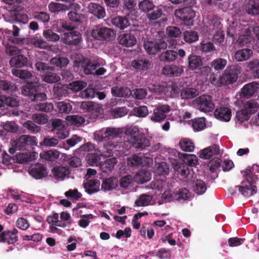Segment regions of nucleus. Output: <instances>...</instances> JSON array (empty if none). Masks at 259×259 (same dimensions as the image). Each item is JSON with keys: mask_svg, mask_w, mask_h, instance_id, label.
Segmentation results:
<instances>
[{"mask_svg": "<svg viewBox=\"0 0 259 259\" xmlns=\"http://www.w3.org/2000/svg\"><path fill=\"white\" fill-rule=\"evenodd\" d=\"M79 107L84 112L91 113H94L95 110L97 109L93 102L89 101L81 102Z\"/></svg>", "mask_w": 259, "mask_h": 259, "instance_id": "obj_60", "label": "nucleus"}, {"mask_svg": "<svg viewBox=\"0 0 259 259\" xmlns=\"http://www.w3.org/2000/svg\"><path fill=\"white\" fill-rule=\"evenodd\" d=\"M127 141L133 147L138 150H143L150 145V141L143 133L130 137Z\"/></svg>", "mask_w": 259, "mask_h": 259, "instance_id": "obj_11", "label": "nucleus"}, {"mask_svg": "<svg viewBox=\"0 0 259 259\" xmlns=\"http://www.w3.org/2000/svg\"><path fill=\"white\" fill-rule=\"evenodd\" d=\"M41 84L37 82H28L21 88L22 95L33 102H41L47 99V95L40 92Z\"/></svg>", "mask_w": 259, "mask_h": 259, "instance_id": "obj_2", "label": "nucleus"}, {"mask_svg": "<svg viewBox=\"0 0 259 259\" xmlns=\"http://www.w3.org/2000/svg\"><path fill=\"white\" fill-rule=\"evenodd\" d=\"M252 39L251 31L246 29L244 31V33L239 35L236 43L238 44L240 47H243L250 44L252 40Z\"/></svg>", "mask_w": 259, "mask_h": 259, "instance_id": "obj_33", "label": "nucleus"}, {"mask_svg": "<svg viewBox=\"0 0 259 259\" xmlns=\"http://www.w3.org/2000/svg\"><path fill=\"white\" fill-rule=\"evenodd\" d=\"M60 156L59 152L56 150H50L45 152L43 154H40V157L48 161H55L59 158Z\"/></svg>", "mask_w": 259, "mask_h": 259, "instance_id": "obj_46", "label": "nucleus"}, {"mask_svg": "<svg viewBox=\"0 0 259 259\" xmlns=\"http://www.w3.org/2000/svg\"><path fill=\"white\" fill-rule=\"evenodd\" d=\"M85 191L89 194H92L99 191L100 182L97 179H92L83 184Z\"/></svg>", "mask_w": 259, "mask_h": 259, "instance_id": "obj_26", "label": "nucleus"}, {"mask_svg": "<svg viewBox=\"0 0 259 259\" xmlns=\"http://www.w3.org/2000/svg\"><path fill=\"white\" fill-rule=\"evenodd\" d=\"M54 95L59 100L69 94L68 88L64 85H55L53 88Z\"/></svg>", "mask_w": 259, "mask_h": 259, "instance_id": "obj_36", "label": "nucleus"}, {"mask_svg": "<svg viewBox=\"0 0 259 259\" xmlns=\"http://www.w3.org/2000/svg\"><path fill=\"white\" fill-rule=\"evenodd\" d=\"M139 10L146 14V17L150 22L158 20L163 15L161 6H155L151 0H143L138 5Z\"/></svg>", "mask_w": 259, "mask_h": 259, "instance_id": "obj_3", "label": "nucleus"}, {"mask_svg": "<svg viewBox=\"0 0 259 259\" xmlns=\"http://www.w3.org/2000/svg\"><path fill=\"white\" fill-rule=\"evenodd\" d=\"M119 184L118 179L115 177H111L103 180L101 189L105 191L116 189Z\"/></svg>", "mask_w": 259, "mask_h": 259, "instance_id": "obj_29", "label": "nucleus"}, {"mask_svg": "<svg viewBox=\"0 0 259 259\" xmlns=\"http://www.w3.org/2000/svg\"><path fill=\"white\" fill-rule=\"evenodd\" d=\"M34 109L37 111L50 112L54 109V105L52 103H41L34 106Z\"/></svg>", "mask_w": 259, "mask_h": 259, "instance_id": "obj_50", "label": "nucleus"}, {"mask_svg": "<svg viewBox=\"0 0 259 259\" xmlns=\"http://www.w3.org/2000/svg\"><path fill=\"white\" fill-rule=\"evenodd\" d=\"M0 101L2 102L3 107L7 105L10 107H16L19 105V101L14 97L1 95H0Z\"/></svg>", "mask_w": 259, "mask_h": 259, "instance_id": "obj_34", "label": "nucleus"}, {"mask_svg": "<svg viewBox=\"0 0 259 259\" xmlns=\"http://www.w3.org/2000/svg\"><path fill=\"white\" fill-rule=\"evenodd\" d=\"M259 89V83L256 81L248 83L241 89V94L245 97L252 96Z\"/></svg>", "mask_w": 259, "mask_h": 259, "instance_id": "obj_24", "label": "nucleus"}, {"mask_svg": "<svg viewBox=\"0 0 259 259\" xmlns=\"http://www.w3.org/2000/svg\"><path fill=\"white\" fill-rule=\"evenodd\" d=\"M183 72L182 66L175 65H166L162 69V73L169 77L180 76Z\"/></svg>", "mask_w": 259, "mask_h": 259, "instance_id": "obj_19", "label": "nucleus"}, {"mask_svg": "<svg viewBox=\"0 0 259 259\" xmlns=\"http://www.w3.org/2000/svg\"><path fill=\"white\" fill-rule=\"evenodd\" d=\"M116 163L117 160L115 158L107 159L102 165L104 171L106 172H111Z\"/></svg>", "mask_w": 259, "mask_h": 259, "instance_id": "obj_62", "label": "nucleus"}, {"mask_svg": "<svg viewBox=\"0 0 259 259\" xmlns=\"http://www.w3.org/2000/svg\"><path fill=\"white\" fill-rule=\"evenodd\" d=\"M18 231L16 229L3 231L0 234V242L13 244L18 241Z\"/></svg>", "mask_w": 259, "mask_h": 259, "instance_id": "obj_17", "label": "nucleus"}, {"mask_svg": "<svg viewBox=\"0 0 259 259\" xmlns=\"http://www.w3.org/2000/svg\"><path fill=\"white\" fill-rule=\"evenodd\" d=\"M194 102L197 108L201 111L205 113L212 112L215 107L212 101V97L209 95H201L196 98Z\"/></svg>", "mask_w": 259, "mask_h": 259, "instance_id": "obj_9", "label": "nucleus"}, {"mask_svg": "<svg viewBox=\"0 0 259 259\" xmlns=\"http://www.w3.org/2000/svg\"><path fill=\"white\" fill-rule=\"evenodd\" d=\"M88 12L98 19H103L106 15L104 8L97 3H90L87 7Z\"/></svg>", "mask_w": 259, "mask_h": 259, "instance_id": "obj_22", "label": "nucleus"}, {"mask_svg": "<svg viewBox=\"0 0 259 259\" xmlns=\"http://www.w3.org/2000/svg\"><path fill=\"white\" fill-rule=\"evenodd\" d=\"M198 94V91L193 88L183 89L181 91V97L182 99L187 100L195 97Z\"/></svg>", "mask_w": 259, "mask_h": 259, "instance_id": "obj_41", "label": "nucleus"}, {"mask_svg": "<svg viewBox=\"0 0 259 259\" xmlns=\"http://www.w3.org/2000/svg\"><path fill=\"white\" fill-rule=\"evenodd\" d=\"M214 114L217 119L228 122L231 119V110L227 107L218 108L215 109Z\"/></svg>", "mask_w": 259, "mask_h": 259, "instance_id": "obj_23", "label": "nucleus"}, {"mask_svg": "<svg viewBox=\"0 0 259 259\" xmlns=\"http://www.w3.org/2000/svg\"><path fill=\"white\" fill-rule=\"evenodd\" d=\"M179 157L182 160L190 166H195L197 164V157L194 154L179 153Z\"/></svg>", "mask_w": 259, "mask_h": 259, "instance_id": "obj_38", "label": "nucleus"}, {"mask_svg": "<svg viewBox=\"0 0 259 259\" xmlns=\"http://www.w3.org/2000/svg\"><path fill=\"white\" fill-rule=\"evenodd\" d=\"M179 145L182 150L186 152H192L194 149V144L189 139H184L181 140Z\"/></svg>", "mask_w": 259, "mask_h": 259, "instance_id": "obj_45", "label": "nucleus"}, {"mask_svg": "<svg viewBox=\"0 0 259 259\" xmlns=\"http://www.w3.org/2000/svg\"><path fill=\"white\" fill-rule=\"evenodd\" d=\"M244 176L247 182H242L240 185L236 186L235 187L238 188L239 192L243 196L249 197L257 192V188L254 184L258 180V176L255 175L254 168L252 167L245 170Z\"/></svg>", "mask_w": 259, "mask_h": 259, "instance_id": "obj_1", "label": "nucleus"}, {"mask_svg": "<svg viewBox=\"0 0 259 259\" xmlns=\"http://www.w3.org/2000/svg\"><path fill=\"white\" fill-rule=\"evenodd\" d=\"M29 174L36 180L47 177L48 172L46 167L42 164L37 163L31 166L28 170Z\"/></svg>", "mask_w": 259, "mask_h": 259, "instance_id": "obj_14", "label": "nucleus"}, {"mask_svg": "<svg viewBox=\"0 0 259 259\" xmlns=\"http://www.w3.org/2000/svg\"><path fill=\"white\" fill-rule=\"evenodd\" d=\"M253 52L249 49H242L237 50L234 55L235 59L238 62L248 60L252 55Z\"/></svg>", "mask_w": 259, "mask_h": 259, "instance_id": "obj_30", "label": "nucleus"}, {"mask_svg": "<svg viewBox=\"0 0 259 259\" xmlns=\"http://www.w3.org/2000/svg\"><path fill=\"white\" fill-rule=\"evenodd\" d=\"M193 190L198 195L202 194L206 190V184L202 180H197L193 186Z\"/></svg>", "mask_w": 259, "mask_h": 259, "instance_id": "obj_59", "label": "nucleus"}, {"mask_svg": "<svg viewBox=\"0 0 259 259\" xmlns=\"http://www.w3.org/2000/svg\"><path fill=\"white\" fill-rule=\"evenodd\" d=\"M187 61L188 68L190 70H198L203 65L202 57L193 54L188 56Z\"/></svg>", "mask_w": 259, "mask_h": 259, "instance_id": "obj_20", "label": "nucleus"}, {"mask_svg": "<svg viewBox=\"0 0 259 259\" xmlns=\"http://www.w3.org/2000/svg\"><path fill=\"white\" fill-rule=\"evenodd\" d=\"M170 111V107L168 105L164 104L157 106L153 110L150 117L151 120L155 122H160L166 118V114Z\"/></svg>", "mask_w": 259, "mask_h": 259, "instance_id": "obj_12", "label": "nucleus"}, {"mask_svg": "<svg viewBox=\"0 0 259 259\" xmlns=\"http://www.w3.org/2000/svg\"><path fill=\"white\" fill-rule=\"evenodd\" d=\"M244 10L246 14L251 16L259 15V0H245Z\"/></svg>", "mask_w": 259, "mask_h": 259, "instance_id": "obj_16", "label": "nucleus"}, {"mask_svg": "<svg viewBox=\"0 0 259 259\" xmlns=\"http://www.w3.org/2000/svg\"><path fill=\"white\" fill-rule=\"evenodd\" d=\"M53 177L58 181H62L70 174V170L67 167L63 166H55L52 170Z\"/></svg>", "mask_w": 259, "mask_h": 259, "instance_id": "obj_25", "label": "nucleus"}, {"mask_svg": "<svg viewBox=\"0 0 259 259\" xmlns=\"http://www.w3.org/2000/svg\"><path fill=\"white\" fill-rule=\"evenodd\" d=\"M51 62L56 65L57 67L62 68L67 66L69 63V60L67 58L63 57H58L53 58L51 60Z\"/></svg>", "mask_w": 259, "mask_h": 259, "instance_id": "obj_61", "label": "nucleus"}, {"mask_svg": "<svg viewBox=\"0 0 259 259\" xmlns=\"http://www.w3.org/2000/svg\"><path fill=\"white\" fill-rule=\"evenodd\" d=\"M11 72L13 75L22 79H28L32 76L31 72L27 70L13 68Z\"/></svg>", "mask_w": 259, "mask_h": 259, "instance_id": "obj_42", "label": "nucleus"}, {"mask_svg": "<svg viewBox=\"0 0 259 259\" xmlns=\"http://www.w3.org/2000/svg\"><path fill=\"white\" fill-rule=\"evenodd\" d=\"M119 131L116 128L107 127L102 128L94 133L95 139L99 143L111 142V140L117 138L119 135Z\"/></svg>", "mask_w": 259, "mask_h": 259, "instance_id": "obj_6", "label": "nucleus"}, {"mask_svg": "<svg viewBox=\"0 0 259 259\" xmlns=\"http://www.w3.org/2000/svg\"><path fill=\"white\" fill-rule=\"evenodd\" d=\"M184 40L189 44L194 42L198 40V33L194 31H186L184 33Z\"/></svg>", "mask_w": 259, "mask_h": 259, "instance_id": "obj_54", "label": "nucleus"}, {"mask_svg": "<svg viewBox=\"0 0 259 259\" xmlns=\"http://www.w3.org/2000/svg\"><path fill=\"white\" fill-rule=\"evenodd\" d=\"M166 33L170 37H178L182 33L179 27L175 26H170L166 28Z\"/></svg>", "mask_w": 259, "mask_h": 259, "instance_id": "obj_58", "label": "nucleus"}, {"mask_svg": "<svg viewBox=\"0 0 259 259\" xmlns=\"http://www.w3.org/2000/svg\"><path fill=\"white\" fill-rule=\"evenodd\" d=\"M43 35L48 41L55 42L59 40L60 37L58 34L54 32L51 29L44 30Z\"/></svg>", "mask_w": 259, "mask_h": 259, "instance_id": "obj_64", "label": "nucleus"}, {"mask_svg": "<svg viewBox=\"0 0 259 259\" xmlns=\"http://www.w3.org/2000/svg\"><path fill=\"white\" fill-rule=\"evenodd\" d=\"M135 179L139 183L143 184L150 180L151 175L148 171L142 169L136 174Z\"/></svg>", "mask_w": 259, "mask_h": 259, "instance_id": "obj_43", "label": "nucleus"}, {"mask_svg": "<svg viewBox=\"0 0 259 259\" xmlns=\"http://www.w3.org/2000/svg\"><path fill=\"white\" fill-rule=\"evenodd\" d=\"M242 70V67L238 64L232 65L225 69L221 75V82L223 86L235 82Z\"/></svg>", "mask_w": 259, "mask_h": 259, "instance_id": "obj_4", "label": "nucleus"}, {"mask_svg": "<svg viewBox=\"0 0 259 259\" xmlns=\"http://www.w3.org/2000/svg\"><path fill=\"white\" fill-rule=\"evenodd\" d=\"M37 144V140L35 137L23 135L16 140L15 148L18 150H29L36 146Z\"/></svg>", "mask_w": 259, "mask_h": 259, "instance_id": "obj_7", "label": "nucleus"}, {"mask_svg": "<svg viewBox=\"0 0 259 259\" xmlns=\"http://www.w3.org/2000/svg\"><path fill=\"white\" fill-rule=\"evenodd\" d=\"M57 108L59 112L69 114L72 109V106L69 102L61 101L57 103Z\"/></svg>", "mask_w": 259, "mask_h": 259, "instance_id": "obj_49", "label": "nucleus"}, {"mask_svg": "<svg viewBox=\"0 0 259 259\" xmlns=\"http://www.w3.org/2000/svg\"><path fill=\"white\" fill-rule=\"evenodd\" d=\"M32 120L38 124H44L49 120L48 116L44 113H34L32 115Z\"/></svg>", "mask_w": 259, "mask_h": 259, "instance_id": "obj_52", "label": "nucleus"}, {"mask_svg": "<svg viewBox=\"0 0 259 259\" xmlns=\"http://www.w3.org/2000/svg\"><path fill=\"white\" fill-rule=\"evenodd\" d=\"M219 146L216 144H213L203 149L201 151L200 157L201 158L208 159L210 158L213 155H219Z\"/></svg>", "mask_w": 259, "mask_h": 259, "instance_id": "obj_27", "label": "nucleus"}, {"mask_svg": "<svg viewBox=\"0 0 259 259\" xmlns=\"http://www.w3.org/2000/svg\"><path fill=\"white\" fill-rule=\"evenodd\" d=\"M16 89L13 83L6 80H0V92L1 94L9 93Z\"/></svg>", "mask_w": 259, "mask_h": 259, "instance_id": "obj_40", "label": "nucleus"}, {"mask_svg": "<svg viewBox=\"0 0 259 259\" xmlns=\"http://www.w3.org/2000/svg\"><path fill=\"white\" fill-rule=\"evenodd\" d=\"M167 47V42L163 39H148L144 43L145 50L150 55H155L161 50L165 49Z\"/></svg>", "mask_w": 259, "mask_h": 259, "instance_id": "obj_8", "label": "nucleus"}, {"mask_svg": "<svg viewBox=\"0 0 259 259\" xmlns=\"http://www.w3.org/2000/svg\"><path fill=\"white\" fill-rule=\"evenodd\" d=\"M177 57V52L174 50H166L162 53L158 58L160 62L169 63L175 61Z\"/></svg>", "mask_w": 259, "mask_h": 259, "instance_id": "obj_32", "label": "nucleus"}, {"mask_svg": "<svg viewBox=\"0 0 259 259\" xmlns=\"http://www.w3.org/2000/svg\"><path fill=\"white\" fill-rule=\"evenodd\" d=\"M227 63V61L224 58H217L212 60L210 63V66L215 70H223Z\"/></svg>", "mask_w": 259, "mask_h": 259, "instance_id": "obj_48", "label": "nucleus"}, {"mask_svg": "<svg viewBox=\"0 0 259 259\" xmlns=\"http://www.w3.org/2000/svg\"><path fill=\"white\" fill-rule=\"evenodd\" d=\"M23 126L31 133H37L40 130V126L37 125L33 120H28L23 123Z\"/></svg>", "mask_w": 259, "mask_h": 259, "instance_id": "obj_63", "label": "nucleus"}, {"mask_svg": "<svg viewBox=\"0 0 259 259\" xmlns=\"http://www.w3.org/2000/svg\"><path fill=\"white\" fill-rule=\"evenodd\" d=\"M111 94L113 96L116 97H126L130 93V90L127 88L115 86L111 89Z\"/></svg>", "mask_w": 259, "mask_h": 259, "instance_id": "obj_39", "label": "nucleus"}, {"mask_svg": "<svg viewBox=\"0 0 259 259\" xmlns=\"http://www.w3.org/2000/svg\"><path fill=\"white\" fill-rule=\"evenodd\" d=\"M117 40L119 44L125 47H132L137 43V39L135 35L126 33L118 36Z\"/></svg>", "mask_w": 259, "mask_h": 259, "instance_id": "obj_21", "label": "nucleus"}, {"mask_svg": "<svg viewBox=\"0 0 259 259\" xmlns=\"http://www.w3.org/2000/svg\"><path fill=\"white\" fill-rule=\"evenodd\" d=\"M155 172L158 175H167L169 173L167 164L164 162H160L155 165Z\"/></svg>", "mask_w": 259, "mask_h": 259, "instance_id": "obj_55", "label": "nucleus"}, {"mask_svg": "<svg viewBox=\"0 0 259 259\" xmlns=\"http://www.w3.org/2000/svg\"><path fill=\"white\" fill-rule=\"evenodd\" d=\"M131 66L137 71L146 70L149 68L150 63L148 59L140 58L133 60Z\"/></svg>", "mask_w": 259, "mask_h": 259, "instance_id": "obj_28", "label": "nucleus"}, {"mask_svg": "<svg viewBox=\"0 0 259 259\" xmlns=\"http://www.w3.org/2000/svg\"><path fill=\"white\" fill-rule=\"evenodd\" d=\"M192 126L194 130L200 131L206 127L205 118H195L192 121Z\"/></svg>", "mask_w": 259, "mask_h": 259, "instance_id": "obj_51", "label": "nucleus"}, {"mask_svg": "<svg viewBox=\"0 0 259 259\" xmlns=\"http://www.w3.org/2000/svg\"><path fill=\"white\" fill-rule=\"evenodd\" d=\"M54 70H49L45 74L42 75V80L48 83H53L59 81L61 79L60 77L54 72Z\"/></svg>", "mask_w": 259, "mask_h": 259, "instance_id": "obj_35", "label": "nucleus"}, {"mask_svg": "<svg viewBox=\"0 0 259 259\" xmlns=\"http://www.w3.org/2000/svg\"><path fill=\"white\" fill-rule=\"evenodd\" d=\"M48 8L51 12L55 13L68 9L66 5L57 3H51L48 6Z\"/></svg>", "mask_w": 259, "mask_h": 259, "instance_id": "obj_56", "label": "nucleus"}, {"mask_svg": "<svg viewBox=\"0 0 259 259\" xmlns=\"http://www.w3.org/2000/svg\"><path fill=\"white\" fill-rule=\"evenodd\" d=\"M88 164L92 166H98L100 165L101 158L97 153H89L86 157Z\"/></svg>", "mask_w": 259, "mask_h": 259, "instance_id": "obj_47", "label": "nucleus"}, {"mask_svg": "<svg viewBox=\"0 0 259 259\" xmlns=\"http://www.w3.org/2000/svg\"><path fill=\"white\" fill-rule=\"evenodd\" d=\"M115 145L112 142L104 143L103 146L100 147V154L104 157H110L113 155V149Z\"/></svg>", "mask_w": 259, "mask_h": 259, "instance_id": "obj_37", "label": "nucleus"}, {"mask_svg": "<svg viewBox=\"0 0 259 259\" xmlns=\"http://www.w3.org/2000/svg\"><path fill=\"white\" fill-rule=\"evenodd\" d=\"M111 23L116 28L123 30L130 25V21L125 16H116L111 20Z\"/></svg>", "mask_w": 259, "mask_h": 259, "instance_id": "obj_31", "label": "nucleus"}, {"mask_svg": "<svg viewBox=\"0 0 259 259\" xmlns=\"http://www.w3.org/2000/svg\"><path fill=\"white\" fill-rule=\"evenodd\" d=\"M68 17L70 21L77 23L81 22L84 19V15L78 13L76 11L69 12L68 14Z\"/></svg>", "mask_w": 259, "mask_h": 259, "instance_id": "obj_57", "label": "nucleus"}, {"mask_svg": "<svg viewBox=\"0 0 259 259\" xmlns=\"http://www.w3.org/2000/svg\"><path fill=\"white\" fill-rule=\"evenodd\" d=\"M10 65L13 68H21L28 67L29 65L28 60L23 55L19 54L13 57L9 61Z\"/></svg>", "mask_w": 259, "mask_h": 259, "instance_id": "obj_18", "label": "nucleus"}, {"mask_svg": "<svg viewBox=\"0 0 259 259\" xmlns=\"http://www.w3.org/2000/svg\"><path fill=\"white\" fill-rule=\"evenodd\" d=\"M152 197L148 194H142L135 201V204L137 206H146L148 205L152 199Z\"/></svg>", "mask_w": 259, "mask_h": 259, "instance_id": "obj_53", "label": "nucleus"}, {"mask_svg": "<svg viewBox=\"0 0 259 259\" xmlns=\"http://www.w3.org/2000/svg\"><path fill=\"white\" fill-rule=\"evenodd\" d=\"M190 194L189 190L186 188L180 189L177 192L165 191L162 194V198L167 202L174 200H187Z\"/></svg>", "mask_w": 259, "mask_h": 259, "instance_id": "obj_10", "label": "nucleus"}, {"mask_svg": "<svg viewBox=\"0 0 259 259\" xmlns=\"http://www.w3.org/2000/svg\"><path fill=\"white\" fill-rule=\"evenodd\" d=\"M258 108V103L254 100H250L244 104L243 109L250 115L255 113Z\"/></svg>", "mask_w": 259, "mask_h": 259, "instance_id": "obj_44", "label": "nucleus"}, {"mask_svg": "<svg viewBox=\"0 0 259 259\" xmlns=\"http://www.w3.org/2000/svg\"><path fill=\"white\" fill-rule=\"evenodd\" d=\"M176 17L183 22L184 25L190 27L194 24L196 12L191 7H186L175 12Z\"/></svg>", "mask_w": 259, "mask_h": 259, "instance_id": "obj_5", "label": "nucleus"}, {"mask_svg": "<svg viewBox=\"0 0 259 259\" xmlns=\"http://www.w3.org/2000/svg\"><path fill=\"white\" fill-rule=\"evenodd\" d=\"M63 39L64 42L67 45L77 46L80 42L81 35L78 31L73 30L64 33Z\"/></svg>", "mask_w": 259, "mask_h": 259, "instance_id": "obj_15", "label": "nucleus"}, {"mask_svg": "<svg viewBox=\"0 0 259 259\" xmlns=\"http://www.w3.org/2000/svg\"><path fill=\"white\" fill-rule=\"evenodd\" d=\"M113 31L111 29L97 25L93 29L92 35L95 39L103 40L107 39L111 36Z\"/></svg>", "mask_w": 259, "mask_h": 259, "instance_id": "obj_13", "label": "nucleus"}]
</instances>
